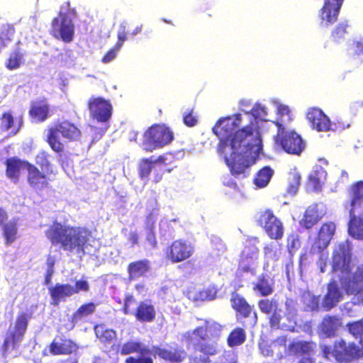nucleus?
I'll use <instances>...</instances> for the list:
<instances>
[{"label":"nucleus","mask_w":363,"mask_h":363,"mask_svg":"<svg viewBox=\"0 0 363 363\" xmlns=\"http://www.w3.org/2000/svg\"><path fill=\"white\" fill-rule=\"evenodd\" d=\"M96 311V305L93 302H89L80 306L72 315V322L77 323L83 318L91 315Z\"/></svg>","instance_id":"obj_42"},{"label":"nucleus","mask_w":363,"mask_h":363,"mask_svg":"<svg viewBox=\"0 0 363 363\" xmlns=\"http://www.w3.org/2000/svg\"><path fill=\"white\" fill-rule=\"evenodd\" d=\"M69 284L57 283L49 287L51 305L57 306L61 301H65L67 298L73 296Z\"/></svg>","instance_id":"obj_28"},{"label":"nucleus","mask_w":363,"mask_h":363,"mask_svg":"<svg viewBox=\"0 0 363 363\" xmlns=\"http://www.w3.org/2000/svg\"><path fill=\"white\" fill-rule=\"evenodd\" d=\"M54 271L51 269H47L45 279H44V284L48 285L51 283L52 277L53 275Z\"/></svg>","instance_id":"obj_61"},{"label":"nucleus","mask_w":363,"mask_h":363,"mask_svg":"<svg viewBox=\"0 0 363 363\" xmlns=\"http://www.w3.org/2000/svg\"><path fill=\"white\" fill-rule=\"evenodd\" d=\"M92 119L100 123L108 121L112 116L113 107L108 100L102 97H91L87 104Z\"/></svg>","instance_id":"obj_15"},{"label":"nucleus","mask_w":363,"mask_h":363,"mask_svg":"<svg viewBox=\"0 0 363 363\" xmlns=\"http://www.w3.org/2000/svg\"><path fill=\"white\" fill-rule=\"evenodd\" d=\"M154 168L152 157L143 158L138 164V175L140 179H147Z\"/></svg>","instance_id":"obj_46"},{"label":"nucleus","mask_w":363,"mask_h":363,"mask_svg":"<svg viewBox=\"0 0 363 363\" xmlns=\"http://www.w3.org/2000/svg\"><path fill=\"white\" fill-rule=\"evenodd\" d=\"M143 138V149L152 152L170 144L174 140V133L164 124L155 123L144 132Z\"/></svg>","instance_id":"obj_6"},{"label":"nucleus","mask_w":363,"mask_h":363,"mask_svg":"<svg viewBox=\"0 0 363 363\" xmlns=\"http://www.w3.org/2000/svg\"><path fill=\"white\" fill-rule=\"evenodd\" d=\"M24 56L25 52L21 49L16 48L13 50L9 53L8 58L6 60V68L11 71L18 69L24 64Z\"/></svg>","instance_id":"obj_35"},{"label":"nucleus","mask_w":363,"mask_h":363,"mask_svg":"<svg viewBox=\"0 0 363 363\" xmlns=\"http://www.w3.org/2000/svg\"><path fill=\"white\" fill-rule=\"evenodd\" d=\"M2 230L6 245H11L17 239L18 223L16 220L4 223L2 225Z\"/></svg>","instance_id":"obj_39"},{"label":"nucleus","mask_w":363,"mask_h":363,"mask_svg":"<svg viewBox=\"0 0 363 363\" xmlns=\"http://www.w3.org/2000/svg\"><path fill=\"white\" fill-rule=\"evenodd\" d=\"M347 328L349 333L355 338L363 337V319L348 323Z\"/></svg>","instance_id":"obj_50"},{"label":"nucleus","mask_w":363,"mask_h":363,"mask_svg":"<svg viewBox=\"0 0 363 363\" xmlns=\"http://www.w3.org/2000/svg\"><path fill=\"white\" fill-rule=\"evenodd\" d=\"M259 311L266 315H269L279 308L278 302L274 299H261L257 303Z\"/></svg>","instance_id":"obj_48"},{"label":"nucleus","mask_w":363,"mask_h":363,"mask_svg":"<svg viewBox=\"0 0 363 363\" xmlns=\"http://www.w3.org/2000/svg\"><path fill=\"white\" fill-rule=\"evenodd\" d=\"M52 245L66 252L84 254L91 232L84 227L66 225L54 221L45 232Z\"/></svg>","instance_id":"obj_2"},{"label":"nucleus","mask_w":363,"mask_h":363,"mask_svg":"<svg viewBox=\"0 0 363 363\" xmlns=\"http://www.w3.org/2000/svg\"><path fill=\"white\" fill-rule=\"evenodd\" d=\"M286 312L284 317L288 320V323H281L282 318L281 309L279 307L274 311L271 313L269 317V324L272 329H281L290 332H294L296 326V310L294 306V301L286 300L285 302Z\"/></svg>","instance_id":"obj_10"},{"label":"nucleus","mask_w":363,"mask_h":363,"mask_svg":"<svg viewBox=\"0 0 363 363\" xmlns=\"http://www.w3.org/2000/svg\"><path fill=\"white\" fill-rule=\"evenodd\" d=\"M26 163H29V162L21 160L18 157H12L6 159L5 161L6 177L14 182H18L21 168H24L27 170L28 165Z\"/></svg>","instance_id":"obj_29"},{"label":"nucleus","mask_w":363,"mask_h":363,"mask_svg":"<svg viewBox=\"0 0 363 363\" xmlns=\"http://www.w3.org/2000/svg\"><path fill=\"white\" fill-rule=\"evenodd\" d=\"M301 177L299 172L296 170L291 171L288 174L287 193L294 195L298 191L301 185Z\"/></svg>","instance_id":"obj_44"},{"label":"nucleus","mask_w":363,"mask_h":363,"mask_svg":"<svg viewBox=\"0 0 363 363\" xmlns=\"http://www.w3.org/2000/svg\"><path fill=\"white\" fill-rule=\"evenodd\" d=\"M246 334L243 328H236L233 329L228 336L227 342L228 346L233 347L245 342Z\"/></svg>","instance_id":"obj_43"},{"label":"nucleus","mask_w":363,"mask_h":363,"mask_svg":"<svg viewBox=\"0 0 363 363\" xmlns=\"http://www.w3.org/2000/svg\"><path fill=\"white\" fill-rule=\"evenodd\" d=\"M336 226L332 221L322 224L311 247V253L320 254L329 245L335 233Z\"/></svg>","instance_id":"obj_16"},{"label":"nucleus","mask_w":363,"mask_h":363,"mask_svg":"<svg viewBox=\"0 0 363 363\" xmlns=\"http://www.w3.org/2000/svg\"><path fill=\"white\" fill-rule=\"evenodd\" d=\"M23 123V116L15 118L11 111H5L0 116V132L14 136L20 131Z\"/></svg>","instance_id":"obj_22"},{"label":"nucleus","mask_w":363,"mask_h":363,"mask_svg":"<svg viewBox=\"0 0 363 363\" xmlns=\"http://www.w3.org/2000/svg\"><path fill=\"white\" fill-rule=\"evenodd\" d=\"M257 223L269 238L272 240H280L284 235V226L281 221L274 216L273 211L267 209L262 212Z\"/></svg>","instance_id":"obj_13"},{"label":"nucleus","mask_w":363,"mask_h":363,"mask_svg":"<svg viewBox=\"0 0 363 363\" xmlns=\"http://www.w3.org/2000/svg\"><path fill=\"white\" fill-rule=\"evenodd\" d=\"M322 354L325 359H333L338 363H347L363 359V337L359 345L354 342H347L343 339L335 340L332 346L323 345Z\"/></svg>","instance_id":"obj_4"},{"label":"nucleus","mask_w":363,"mask_h":363,"mask_svg":"<svg viewBox=\"0 0 363 363\" xmlns=\"http://www.w3.org/2000/svg\"><path fill=\"white\" fill-rule=\"evenodd\" d=\"M344 0H324L323 7L319 11L320 25L329 27L337 20Z\"/></svg>","instance_id":"obj_18"},{"label":"nucleus","mask_w":363,"mask_h":363,"mask_svg":"<svg viewBox=\"0 0 363 363\" xmlns=\"http://www.w3.org/2000/svg\"><path fill=\"white\" fill-rule=\"evenodd\" d=\"M257 273V264L245 260H238V268L236 274L238 277H242L245 274H250L254 276Z\"/></svg>","instance_id":"obj_47"},{"label":"nucleus","mask_w":363,"mask_h":363,"mask_svg":"<svg viewBox=\"0 0 363 363\" xmlns=\"http://www.w3.org/2000/svg\"><path fill=\"white\" fill-rule=\"evenodd\" d=\"M275 342H278L279 345L285 346L287 342V337L285 335L279 337L275 340Z\"/></svg>","instance_id":"obj_64"},{"label":"nucleus","mask_w":363,"mask_h":363,"mask_svg":"<svg viewBox=\"0 0 363 363\" xmlns=\"http://www.w3.org/2000/svg\"><path fill=\"white\" fill-rule=\"evenodd\" d=\"M323 217V212L319 209L317 203L310 205L305 210L300 220V225L306 229L313 228Z\"/></svg>","instance_id":"obj_25"},{"label":"nucleus","mask_w":363,"mask_h":363,"mask_svg":"<svg viewBox=\"0 0 363 363\" xmlns=\"http://www.w3.org/2000/svg\"><path fill=\"white\" fill-rule=\"evenodd\" d=\"M352 254L347 242L340 243L333 250L332 257L333 272L351 273Z\"/></svg>","instance_id":"obj_14"},{"label":"nucleus","mask_w":363,"mask_h":363,"mask_svg":"<svg viewBox=\"0 0 363 363\" xmlns=\"http://www.w3.org/2000/svg\"><path fill=\"white\" fill-rule=\"evenodd\" d=\"M8 219V214L0 207V225H2Z\"/></svg>","instance_id":"obj_62"},{"label":"nucleus","mask_w":363,"mask_h":363,"mask_svg":"<svg viewBox=\"0 0 363 363\" xmlns=\"http://www.w3.org/2000/svg\"><path fill=\"white\" fill-rule=\"evenodd\" d=\"M348 28L349 25L347 21L340 22L330 33L331 40L337 44L343 42L348 34Z\"/></svg>","instance_id":"obj_40"},{"label":"nucleus","mask_w":363,"mask_h":363,"mask_svg":"<svg viewBox=\"0 0 363 363\" xmlns=\"http://www.w3.org/2000/svg\"><path fill=\"white\" fill-rule=\"evenodd\" d=\"M274 123L277 127V133L274 137L276 143L286 153L299 155L305 148L301 137L294 130L286 131L279 121H275Z\"/></svg>","instance_id":"obj_8"},{"label":"nucleus","mask_w":363,"mask_h":363,"mask_svg":"<svg viewBox=\"0 0 363 363\" xmlns=\"http://www.w3.org/2000/svg\"><path fill=\"white\" fill-rule=\"evenodd\" d=\"M29 320V315L26 313H19L16 319L15 325L11 331H9L1 345L3 354H6L9 348L16 347L23 338Z\"/></svg>","instance_id":"obj_12"},{"label":"nucleus","mask_w":363,"mask_h":363,"mask_svg":"<svg viewBox=\"0 0 363 363\" xmlns=\"http://www.w3.org/2000/svg\"><path fill=\"white\" fill-rule=\"evenodd\" d=\"M127 27L128 23L126 22H123L120 25L117 34L118 42L116 43L113 48L105 53L101 59L102 62L108 63L116 57L117 52L121 48L123 43L127 40V35L128 34Z\"/></svg>","instance_id":"obj_30"},{"label":"nucleus","mask_w":363,"mask_h":363,"mask_svg":"<svg viewBox=\"0 0 363 363\" xmlns=\"http://www.w3.org/2000/svg\"><path fill=\"white\" fill-rule=\"evenodd\" d=\"M259 257V250L252 240H247L244 245L239 259L245 260L257 264Z\"/></svg>","instance_id":"obj_36"},{"label":"nucleus","mask_w":363,"mask_h":363,"mask_svg":"<svg viewBox=\"0 0 363 363\" xmlns=\"http://www.w3.org/2000/svg\"><path fill=\"white\" fill-rule=\"evenodd\" d=\"M94 331L96 338L103 344H109L116 338V332L104 323L94 325Z\"/></svg>","instance_id":"obj_34"},{"label":"nucleus","mask_w":363,"mask_h":363,"mask_svg":"<svg viewBox=\"0 0 363 363\" xmlns=\"http://www.w3.org/2000/svg\"><path fill=\"white\" fill-rule=\"evenodd\" d=\"M313 129L319 132H326L330 130L331 122L330 118L319 108H311L306 114Z\"/></svg>","instance_id":"obj_21"},{"label":"nucleus","mask_w":363,"mask_h":363,"mask_svg":"<svg viewBox=\"0 0 363 363\" xmlns=\"http://www.w3.org/2000/svg\"><path fill=\"white\" fill-rule=\"evenodd\" d=\"M342 294L335 280L330 281L327 286V292L325 294L322 306L325 311H330L342 300Z\"/></svg>","instance_id":"obj_24"},{"label":"nucleus","mask_w":363,"mask_h":363,"mask_svg":"<svg viewBox=\"0 0 363 363\" xmlns=\"http://www.w3.org/2000/svg\"><path fill=\"white\" fill-rule=\"evenodd\" d=\"M291 354L296 356L309 354L312 351V344L307 341L292 342L289 345Z\"/></svg>","instance_id":"obj_41"},{"label":"nucleus","mask_w":363,"mask_h":363,"mask_svg":"<svg viewBox=\"0 0 363 363\" xmlns=\"http://www.w3.org/2000/svg\"><path fill=\"white\" fill-rule=\"evenodd\" d=\"M136 303V299L132 294H127L124 298L123 306L121 311L125 315H133V306Z\"/></svg>","instance_id":"obj_51"},{"label":"nucleus","mask_w":363,"mask_h":363,"mask_svg":"<svg viewBox=\"0 0 363 363\" xmlns=\"http://www.w3.org/2000/svg\"><path fill=\"white\" fill-rule=\"evenodd\" d=\"M274 280L267 274H260L257 281L253 285V290L257 291L262 296L271 295L274 291Z\"/></svg>","instance_id":"obj_31"},{"label":"nucleus","mask_w":363,"mask_h":363,"mask_svg":"<svg viewBox=\"0 0 363 363\" xmlns=\"http://www.w3.org/2000/svg\"><path fill=\"white\" fill-rule=\"evenodd\" d=\"M363 204V181L357 182L352 186V198L350 210L349 233L357 239H363V216L357 217V208Z\"/></svg>","instance_id":"obj_7"},{"label":"nucleus","mask_w":363,"mask_h":363,"mask_svg":"<svg viewBox=\"0 0 363 363\" xmlns=\"http://www.w3.org/2000/svg\"><path fill=\"white\" fill-rule=\"evenodd\" d=\"M274 171L270 167L265 166L262 167L255 174L253 179L254 184L257 188H264L267 186L271 180Z\"/></svg>","instance_id":"obj_38"},{"label":"nucleus","mask_w":363,"mask_h":363,"mask_svg":"<svg viewBox=\"0 0 363 363\" xmlns=\"http://www.w3.org/2000/svg\"><path fill=\"white\" fill-rule=\"evenodd\" d=\"M354 46H355V48H354L355 55H363V38L355 42Z\"/></svg>","instance_id":"obj_59"},{"label":"nucleus","mask_w":363,"mask_h":363,"mask_svg":"<svg viewBox=\"0 0 363 363\" xmlns=\"http://www.w3.org/2000/svg\"><path fill=\"white\" fill-rule=\"evenodd\" d=\"M139 234L135 231H132L129 233L128 240L130 242L131 246H135L139 244Z\"/></svg>","instance_id":"obj_58"},{"label":"nucleus","mask_w":363,"mask_h":363,"mask_svg":"<svg viewBox=\"0 0 363 363\" xmlns=\"http://www.w3.org/2000/svg\"><path fill=\"white\" fill-rule=\"evenodd\" d=\"M197 118L194 116V109H190L183 115V122L188 127H193L197 123Z\"/></svg>","instance_id":"obj_55"},{"label":"nucleus","mask_w":363,"mask_h":363,"mask_svg":"<svg viewBox=\"0 0 363 363\" xmlns=\"http://www.w3.org/2000/svg\"><path fill=\"white\" fill-rule=\"evenodd\" d=\"M50 106L46 99L33 101L28 111L30 117L37 123L45 121L50 116Z\"/></svg>","instance_id":"obj_27"},{"label":"nucleus","mask_w":363,"mask_h":363,"mask_svg":"<svg viewBox=\"0 0 363 363\" xmlns=\"http://www.w3.org/2000/svg\"><path fill=\"white\" fill-rule=\"evenodd\" d=\"M308 184L311 188L315 191H318L321 189L320 181L317 174H311L308 177Z\"/></svg>","instance_id":"obj_57"},{"label":"nucleus","mask_w":363,"mask_h":363,"mask_svg":"<svg viewBox=\"0 0 363 363\" xmlns=\"http://www.w3.org/2000/svg\"><path fill=\"white\" fill-rule=\"evenodd\" d=\"M150 262L147 259L131 262L127 267L128 279L131 281L145 277L150 272Z\"/></svg>","instance_id":"obj_26"},{"label":"nucleus","mask_w":363,"mask_h":363,"mask_svg":"<svg viewBox=\"0 0 363 363\" xmlns=\"http://www.w3.org/2000/svg\"><path fill=\"white\" fill-rule=\"evenodd\" d=\"M164 171L160 170V171H155L154 175H153V179L152 182L155 184H157L162 179L163 177Z\"/></svg>","instance_id":"obj_60"},{"label":"nucleus","mask_w":363,"mask_h":363,"mask_svg":"<svg viewBox=\"0 0 363 363\" xmlns=\"http://www.w3.org/2000/svg\"><path fill=\"white\" fill-rule=\"evenodd\" d=\"M125 363H154L150 354H140L138 357L129 356L125 360Z\"/></svg>","instance_id":"obj_54"},{"label":"nucleus","mask_w":363,"mask_h":363,"mask_svg":"<svg viewBox=\"0 0 363 363\" xmlns=\"http://www.w3.org/2000/svg\"><path fill=\"white\" fill-rule=\"evenodd\" d=\"M48 349L52 355H69L75 353L79 347L72 339L62 335L56 336L49 345Z\"/></svg>","instance_id":"obj_20"},{"label":"nucleus","mask_w":363,"mask_h":363,"mask_svg":"<svg viewBox=\"0 0 363 363\" xmlns=\"http://www.w3.org/2000/svg\"><path fill=\"white\" fill-rule=\"evenodd\" d=\"M27 177L26 181L28 185L35 191H42L50 186V176L53 174L40 170L37 166L29 162L26 163Z\"/></svg>","instance_id":"obj_17"},{"label":"nucleus","mask_w":363,"mask_h":363,"mask_svg":"<svg viewBox=\"0 0 363 363\" xmlns=\"http://www.w3.org/2000/svg\"><path fill=\"white\" fill-rule=\"evenodd\" d=\"M232 308L235 311L237 318H253V325L257 323V315L255 311H253L252 306L247 300L237 292H233L230 298Z\"/></svg>","instance_id":"obj_19"},{"label":"nucleus","mask_w":363,"mask_h":363,"mask_svg":"<svg viewBox=\"0 0 363 363\" xmlns=\"http://www.w3.org/2000/svg\"><path fill=\"white\" fill-rule=\"evenodd\" d=\"M259 111H263L264 109L261 107H254L251 110L250 113L255 117L254 120H255L256 118H257L259 117Z\"/></svg>","instance_id":"obj_63"},{"label":"nucleus","mask_w":363,"mask_h":363,"mask_svg":"<svg viewBox=\"0 0 363 363\" xmlns=\"http://www.w3.org/2000/svg\"><path fill=\"white\" fill-rule=\"evenodd\" d=\"M15 33L13 26H6L1 28L0 32V50L7 46L8 43L11 42Z\"/></svg>","instance_id":"obj_49"},{"label":"nucleus","mask_w":363,"mask_h":363,"mask_svg":"<svg viewBox=\"0 0 363 363\" xmlns=\"http://www.w3.org/2000/svg\"><path fill=\"white\" fill-rule=\"evenodd\" d=\"M118 352L121 355H128L132 353H139L141 355H145L152 353L154 357H158L170 363H180L183 362L187 356L184 349L169 350L158 345H153L151 350H150L140 342L135 340H128L123 343Z\"/></svg>","instance_id":"obj_3"},{"label":"nucleus","mask_w":363,"mask_h":363,"mask_svg":"<svg viewBox=\"0 0 363 363\" xmlns=\"http://www.w3.org/2000/svg\"><path fill=\"white\" fill-rule=\"evenodd\" d=\"M49 158L50 155L47 152L41 151L35 156V163L41 168V170L55 174L52 169V164H51Z\"/></svg>","instance_id":"obj_45"},{"label":"nucleus","mask_w":363,"mask_h":363,"mask_svg":"<svg viewBox=\"0 0 363 363\" xmlns=\"http://www.w3.org/2000/svg\"><path fill=\"white\" fill-rule=\"evenodd\" d=\"M145 245L150 249H155L157 247V241L156 238V234L152 228H150L145 234Z\"/></svg>","instance_id":"obj_52"},{"label":"nucleus","mask_w":363,"mask_h":363,"mask_svg":"<svg viewBox=\"0 0 363 363\" xmlns=\"http://www.w3.org/2000/svg\"><path fill=\"white\" fill-rule=\"evenodd\" d=\"M341 318L335 315H326L323 318L320 328L328 337L334 336L336 330L341 326Z\"/></svg>","instance_id":"obj_33"},{"label":"nucleus","mask_w":363,"mask_h":363,"mask_svg":"<svg viewBox=\"0 0 363 363\" xmlns=\"http://www.w3.org/2000/svg\"><path fill=\"white\" fill-rule=\"evenodd\" d=\"M50 34L66 43L73 40L74 25L72 20L67 17V13L60 11L57 16L52 18Z\"/></svg>","instance_id":"obj_9"},{"label":"nucleus","mask_w":363,"mask_h":363,"mask_svg":"<svg viewBox=\"0 0 363 363\" xmlns=\"http://www.w3.org/2000/svg\"><path fill=\"white\" fill-rule=\"evenodd\" d=\"M59 135L73 142L79 140L82 133L74 123L68 120L57 121L54 126L48 129L46 142L54 152L62 153L65 150V145L59 139Z\"/></svg>","instance_id":"obj_5"},{"label":"nucleus","mask_w":363,"mask_h":363,"mask_svg":"<svg viewBox=\"0 0 363 363\" xmlns=\"http://www.w3.org/2000/svg\"><path fill=\"white\" fill-rule=\"evenodd\" d=\"M287 247L289 252L296 250L299 247V240L297 235L291 234L287 237Z\"/></svg>","instance_id":"obj_56"},{"label":"nucleus","mask_w":363,"mask_h":363,"mask_svg":"<svg viewBox=\"0 0 363 363\" xmlns=\"http://www.w3.org/2000/svg\"><path fill=\"white\" fill-rule=\"evenodd\" d=\"M156 310L149 301L139 302L134 310L133 315L141 323H152L156 318Z\"/></svg>","instance_id":"obj_23"},{"label":"nucleus","mask_w":363,"mask_h":363,"mask_svg":"<svg viewBox=\"0 0 363 363\" xmlns=\"http://www.w3.org/2000/svg\"><path fill=\"white\" fill-rule=\"evenodd\" d=\"M195 252L194 245L185 239L172 241L165 249L166 259L172 263H179L191 258Z\"/></svg>","instance_id":"obj_11"},{"label":"nucleus","mask_w":363,"mask_h":363,"mask_svg":"<svg viewBox=\"0 0 363 363\" xmlns=\"http://www.w3.org/2000/svg\"><path fill=\"white\" fill-rule=\"evenodd\" d=\"M301 301L306 311H318L320 308V296H315L309 291H304L301 294Z\"/></svg>","instance_id":"obj_37"},{"label":"nucleus","mask_w":363,"mask_h":363,"mask_svg":"<svg viewBox=\"0 0 363 363\" xmlns=\"http://www.w3.org/2000/svg\"><path fill=\"white\" fill-rule=\"evenodd\" d=\"M346 274L347 277H341L340 279L342 288L345 290L346 294L355 295L357 296V298H358V296L362 290L359 284V278L356 273L352 277H350V274Z\"/></svg>","instance_id":"obj_32"},{"label":"nucleus","mask_w":363,"mask_h":363,"mask_svg":"<svg viewBox=\"0 0 363 363\" xmlns=\"http://www.w3.org/2000/svg\"><path fill=\"white\" fill-rule=\"evenodd\" d=\"M241 124V114L220 118L213 128L218 138V152L235 177L245 174L250 164L247 157H257L262 150V136L253 122L236 130Z\"/></svg>","instance_id":"obj_1"},{"label":"nucleus","mask_w":363,"mask_h":363,"mask_svg":"<svg viewBox=\"0 0 363 363\" xmlns=\"http://www.w3.org/2000/svg\"><path fill=\"white\" fill-rule=\"evenodd\" d=\"M70 289H72V295L79 293L80 291H88L89 290V284L84 279H79L75 281L74 286L70 284Z\"/></svg>","instance_id":"obj_53"}]
</instances>
